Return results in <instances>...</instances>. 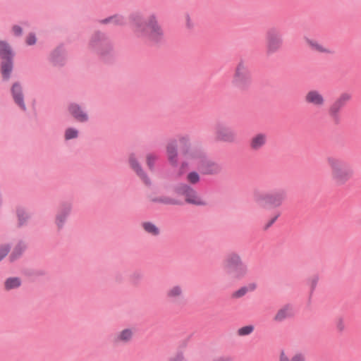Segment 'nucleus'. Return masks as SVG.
Returning a JSON list of instances; mask_svg holds the SVG:
<instances>
[{
  "instance_id": "nucleus-1",
  "label": "nucleus",
  "mask_w": 361,
  "mask_h": 361,
  "mask_svg": "<svg viewBox=\"0 0 361 361\" xmlns=\"http://www.w3.org/2000/svg\"><path fill=\"white\" fill-rule=\"evenodd\" d=\"M130 25L137 37L147 39L156 44L164 40V31L155 14H151L145 19L141 13H133L130 16Z\"/></svg>"
},
{
  "instance_id": "nucleus-2",
  "label": "nucleus",
  "mask_w": 361,
  "mask_h": 361,
  "mask_svg": "<svg viewBox=\"0 0 361 361\" xmlns=\"http://www.w3.org/2000/svg\"><path fill=\"white\" fill-rule=\"evenodd\" d=\"M180 143L183 148V153L185 159L182 167H184L188 162L196 166L204 174L213 175L221 171V166L216 163L206 160L200 152L195 150L191 146L188 138H180Z\"/></svg>"
},
{
  "instance_id": "nucleus-3",
  "label": "nucleus",
  "mask_w": 361,
  "mask_h": 361,
  "mask_svg": "<svg viewBox=\"0 0 361 361\" xmlns=\"http://www.w3.org/2000/svg\"><path fill=\"white\" fill-rule=\"evenodd\" d=\"M330 178L336 186L345 185L354 176L353 166L343 160L334 156L326 157Z\"/></svg>"
},
{
  "instance_id": "nucleus-4",
  "label": "nucleus",
  "mask_w": 361,
  "mask_h": 361,
  "mask_svg": "<svg viewBox=\"0 0 361 361\" xmlns=\"http://www.w3.org/2000/svg\"><path fill=\"white\" fill-rule=\"evenodd\" d=\"M286 198V192L281 190L274 192H266L257 190L254 192L253 200L259 207L263 208L279 207Z\"/></svg>"
},
{
  "instance_id": "nucleus-5",
  "label": "nucleus",
  "mask_w": 361,
  "mask_h": 361,
  "mask_svg": "<svg viewBox=\"0 0 361 361\" xmlns=\"http://www.w3.org/2000/svg\"><path fill=\"white\" fill-rule=\"evenodd\" d=\"M224 267L235 279L245 278L248 274V267L243 262L240 255L235 252L230 253L224 260Z\"/></svg>"
},
{
  "instance_id": "nucleus-6",
  "label": "nucleus",
  "mask_w": 361,
  "mask_h": 361,
  "mask_svg": "<svg viewBox=\"0 0 361 361\" xmlns=\"http://www.w3.org/2000/svg\"><path fill=\"white\" fill-rule=\"evenodd\" d=\"M251 80L248 65L245 61H240L235 68L231 82L233 86L238 90H245L250 86Z\"/></svg>"
},
{
  "instance_id": "nucleus-7",
  "label": "nucleus",
  "mask_w": 361,
  "mask_h": 361,
  "mask_svg": "<svg viewBox=\"0 0 361 361\" xmlns=\"http://www.w3.org/2000/svg\"><path fill=\"white\" fill-rule=\"evenodd\" d=\"M283 36L276 28L267 30L265 38V51L267 56H271L279 51L283 46Z\"/></svg>"
},
{
  "instance_id": "nucleus-8",
  "label": "nucleus",
  "mask_w": 361,
  "mask_h": 361,
  "mask_svg": "<svg viewBox=\"0 0 361 361\" xmlns=\"http://www.w3.org/2000/svg\"><path fill=\"white\" fill-rule=\"evenodd\" d=\"M214 138L223 142L233 143L237 140L235 133L226 126L219 123L215 126Z\"/></svg>"
},
{
  "instance_id": "nucleus-9",
  "label": "nucleus",
  "mask_w": 361,
  "mask_h": 361,
  "mask_svg": "<svg viewBox=\"0 0 361 361\" xmlns=\"http://www.w3.org/2000/svg\"><path fill=\"white\" fill-rule=\"evenodd\" d=\"M176 190L179 194L185 196V201L188 203L195 205L206 204L205 201L197 195V192L188 185H180L177 188Z\"/></svg>"
},
{
  "instance_id": "nucleus-10",
  "label": "nucleus",
  "mask_w": 361,
  "mask_h": 361,
  "mask_svg": "<svg viewBox=\"0 0 361 361\" xmlns=\"http://www.w3.org/2000/svg\"><path fill=\"white\" fill-rule=\"evenodd\" d=\"M304 100L306 104L317 108L324 106L326 102L324 95L317 90L308 91L305 95Z\"/></svg>"
},
{
  "instance_id": "nucleus-11",
  "label": "nucleus",
  "mask_w": 361,
  "mask_h": 361,
  "mask_svg": "<svg viewBox=\"0 0 361 361\" xmlns=\"http://www.w3.org/2000/svg\"><path fill=\"white\" fill-rule=\"evenodd\" d=\"M352 98V96L348 92H343L336 99L333 104L329 108V114L336 118L340 110Z\"/></svg>"
},
{
  "instance_id": "nucleus-12",
  "label": "nucleus",
  "mask_w": 361,
  "mask_h": 361,
  "mask_svg": "<svg viewBox=\"0 0 361 361\" xmlns=\"http://www.w3.org/2000/svg\"><path fill=\"white\" fill-rule=\"evenodd\" d=\"M166 298L172 302H178L184 298V289L183 286L176 284L170 286L166 291Z\"/></svg>"
},
{
  "instance_id": "nucleus-13",
  "label": "nucleus",
  "mask_w": 361,
  "mask_h": 361,
  "mask_svg": "<svg viewBox=\"0 0 361 361\" xmlns=\"http://www.w3.org/2000/svg\"><path fill=\"white\" fill-rule=\"evenodd\" d=\"M279 361H305V357L300 352L286 349L280 352Z\"/></svg>"
},
{
  "instance_id": "nucleus-14",
  "label": "nucleus",
  "mask_w": 361,
  "mask_h": 361,
  "mask_svg": "<svg viewBox=\"0 0 361 361\" xmlns=\"http://www.w3.org/2000/svg\"><path fill=\"white\" fill-rule=\"evenodd\" d=\"M70 114L78 122H86L88 120L87 114L78 104L73 103L68 106Z\"/></svg>"
},
{
  "instance_id": "nucleus-15",
  "label": "nucleus",
  "mask_w": 361,
  "mask_h": 361,
  "mask_svg": "<svg viewBox=\"0 0 361 361\" xmlns=\"http://www.w3.org/2000/svg\"><path fill=\"white\" fill-rule=\"evenodd\" d=\"M267 142V135L265 133H257L250 140V148L253 151L261 149Z\"/></svg>"
},
{
  "instance_id": "nucleus-16",
  "label": "nucleus",
  "mask_w": 361,
  "mask_h": 361,
  "mask_svg": "<svg viewBox=\"0 0 361 361\" xmlns=\"http://www.w3.org/2000/svg\"><path fill=\"white\" fill-rule=\"evenodd\" d=\"M134 335V329L127 328L118 332L114 337V341L116 343H127L130 342Z\"/></svg>"
},
{
  "instance_id": "nucleus-17",
  "label": "nucleus",
  "mask_w": 361,
  "mask_h": 361,
  "mask_svg": "<svg viewBox=\"0 0 361 361\" xmlns=\"http://www.w3.org/2000/svg\"><path fill=\"white\" fill-rule=\"evenodd\" d=\"M129 163L132 169L143 180L144 183L147 185H149L150 183L149 180L143 172L135 154H131L129 156Z\"/></svg>"
},
{
  "instance_id": "nucleus-18",
  "label": "nucleus",
  "mask_w": 361,
  "mask_h": 361,
  "mask_svg": "<svg viewBox=\"0 0 361 361\" xmlns=\"http://www.w3.org/2000/svg\"><path fill=\"white\" fill-rule=\"evenodd\" d=\"M71 210L69 204H63L56 216V224L59 228H61Z\"/></svg>"
},
{
  "instance_id": "nucleus-19",
  "label": "nucleus",
  "mask_w": 361,
  "mask_h": 361,
  "mask_svg": "<svg viewBox=\"0 0 361 361\" xmlns=\"http://www.w3.org/2000/svg\"><path fill=\"white\" fill-rule=\"evenodd\" d=\"M305 42L308 47L313 51L325 54L331 53V50L328 47L316 39L305 37Z\"/></svg>"
},
{
  "instance_id": "nucleus-20",
  "label": "nucleus",
  "mask_w": 361,
  "mask_h": 361,
  "mask_svg": "<svg viewBox=\"0 0 361 361\" xmlns=\"http://www.w3.org/2000/svg\"><path fill=\"white\" fill-rule=\"evenodd\" d=\"M11 92L16 104L23 110H25L26 108L23 101L22 88L18 83L13 84Z\"/></svg>"
},
{
  "instance_id": "nucleus-21",
  "label": "nucleus",
  "mask_w": 361,
  "mask_h": 361,
  "mask_svg": "<svg viewBox=\"0 0 361 361\" xmlns=\"http://www.w3.org/2000/svg\"><path fill=\"white\" fill-rule=\"evenodd\" d=\"M166 155L169 163L176 165L178 163V146L176 142L172 141L166 145Z\"/></svg>"
},
{
  "instance_id": "nucleus-22",
  "label": "nucleus",
  "mask_w": 361,
  "mask_h": 361,
  "mask_svg": "<svg viewBox=\"0 0 361 361\" xmlns=\"http://www.w3.org/2000/svg\"><path fill=\"white\" fill-rule=\"evenodd\" d=\"M0 56L3 60L12 59L13 54L11 46L5 41L0 39Z\"/></svg>"
},
{
  "instance_id": "nucleus-23",
  "label": "nucleus",
  "mask_w": 361,
  "mask_h": 361,
  "mask_svg": "<svg viewBox=\"0 0 361 361\" xmlns=\"http://www.w3.org/2000/svg\"><path fill=\"white\" fill-rule=\"evenodd\" d=\"M257 288L255 283H250L247 286H243L233 293V297L239 298L244 296L247 293L254 291Z\"/></svg>"
},
{
  "instance_id": "nucleus-24",
  "label": "nucleus",
  "mask_w": 361,
  "mask_h": 361,
  "mask_svg": "<svg viewBox=\"0 0 361 361\" xmlns=\"http://www.w3.org/2000/svg\"><path fill=\"white\" fill-rule=\"evenodd\" d=\"M293 315V311L290 307L285 306L280 309L276 315L274 316V320L277 322H281L286 318H288Z\"/></svg>"
},
{
  "instance_id": "nucleus-25",
  "label": "nucleus",
  "mask_w": 361,
  "mask_h": 361,
  "mask_svg": "<svg viewBox=\"0 0 361 361\" xmlns=\"http://www.w3.org/2000/svg\"><path fill=\"white\" fill-rule=\"evenodd\" d=\"M150 200L152 202L155 203H159V204H178V202L170 197L166 196V195H160V196H154L151 197Z\"/></svg>"
},
{
  "instance_id": "nucleus-26",
  "label": "nucleus",
  "mask_w": 361,
  "mask_h": 361,
  "mask_svg": "<svg viewBox=\"0 0 361 361\" xmlns=\"http://www.w3.org/2000/svg\"><path fill=\"white\" fill-rule=\"evenodd\" d=\"M142 227L145 230V232L147 233L153 235L157 236L159 234L160 231L159 228L153 223L152 222H143L142 224Z\"/></svg>"
},
{
  "instance_id": "nucleus-27",
  "label": "nucleus",
  "mask_w": 361,
  "mask_h": 361,
  "mask_svg": "<svg viewBox=\"0 0 361 361\" xmlns=\"http://www.w3.org/2000/svg\"><path fill=\"white\" fill-rule=\"evenodd\" d=\"M12 71L11 59H5L1 64V73L5 79H8Z\"/></svg>"
},
{
  "instance_id": "nucleus-28",
  "label": "nucleus",
  "mask_w": 361,
  "mask_h": 361,
  "mask_svg": "<svg viewBox=\"0 0 361 361\" xmlns=\"http://www.w3.org/2000/svg\"><path fill=\"white\" fill-rule=\"evenodd\" d=\"M168 361H188L185 351L179 350L173 353Z\"/></svg>"
},
{
  "instance_id": "nucleus-29",
  "label": "nucleus",
  "mask_w": 361,
  "mask_h": 361,
  "mask_svg": "<svg viewBox=\"0 0 361 361\" xmlns=\"http://www.w3.org/2000/svg\"><path fill=\"white\" fill-rule=\"evenodd\" d=\"M104 23H112L114 25H122L125 23L124 18L122 16L120 15H116L114 16H111L109 18H106L103 20Z\"/></svg>"
},
{
  "instance_id": "nucleus-30",
  "label": "nucleus",
  "mask_w": 361,
  "mask_h": 361,
  "mask_svg": "<svg viewBox=\"0 0 361 361\" xmlns=\"http://www.w3.org/2000/svg\"><path fill=\"white\" fill-rule=\"evenodd\" d=\"M4 285L6 290L14 289L20 286V281L18 278H10L5 281Z\"/></svg>"
},
{
  "instance_id": "nucleus-31",
  "label": "nucleus",
  "mask_w": 361,
  "mask_h": 361,
  "mask_svg": "<svg viewBox=\"0 0 361 361\" xmlns=\"http://www.w3.org/2000/svg\"><path fill=\"white\" fill-rule=\"evenodd\" d=\"M19 225H23L29 218L27 213L23 209H19L17 211Z\"/></svg>"
},
{
  "instance_id": "nucleus-32",
  "label": "nucleus",
  "mask_w": 361,
  "mask_h": 361,
  "mask_svg": "<svg viewBox=\"0 0 361 361\" xmlns=\"http://www.w3.org/2000/svg\"><path fill=\"white\" fill-rule=\"evenodd\" d=\"M64 136L67 140L76 138L78 136V131L75 128H68L66 130Z\"/></svg>"
},
{
  "instance_id": "nucleus-33",
  "label": "nucleus",
  "mask_w": 361,
  "mask_h": 361,
  "mask_svg": "<svg viewBox=\"0 0 361 361\" xmlns=\"http://www.w3.org/2000/svg\"><path fill=\"white\" fill-rule=\"evenodd\" d=\"M254 331L252 325H247L240 328L238 330V334L240 336H244L250 334Z\"/></svg>"
},
{
  "instance_id": "nucleus-34",
  "label": "nucleus",
  "mask_w": 361,
  "mask_h": 361,
  "mask_svg": "<svg viewBox=\"0 0 361 361\" xmlns=\"http://www.w3.org/2000/svg\"><path fill=\"white\" fill-rule=\"evenodd\" d=\"M157 159V156L154 154L149 153L146 156V162L148 167L152 169L153 168L154 164Z\"/></svg>"
},
{
  "instance_id": "nucleus-35",
  "label": "nucleus",
  "mask_w": 361,
  "mask_h": 361,
  "mask_svg": "<svg viewBox=\"0 0 361 361\" xmlns=\"http://www.w3.org/2000/svg\"><path fill=\"white\" fill-rule=\"evenodd\" d=\"M187 180L192 184H195L199 182L200 176L197 173L192 171L187 175Z\"/></svg>"
},
{
  "instance_id": "nucleus-36",
  "label": "nucleus",
  "mask_w": 361,
  "mask_h": 361,
  "mask_svg": "<svg viewBox=\"0 0 361 361\" xmlns=\"http://www.w3.org/2000/svg\"><path fill=\"white\" fill-rule=\"evenodd\" d=\"M23 250H24V247L23 246H22V245L17 246L15 248V250H13V252H12V254L11 255V257L13 259H16L18 256H19L22 253Z\"/></svg>"
},
{
  "instance_id": "nucleus-37",
  "label": "nucleus",
  "mask_w": 361,
  "mask_h": 361,
  "mask_svg": "<svg viewBox=\"0 0 361 361\" xmlns=\"http://www.w3.org/2000/svg\"><path fill=\"white\" fill-rule=\"evenodd\" d=\"M279 216V214H277L274 217L268 220L267 222L264 226V229L267 230L268 228H269L274 224V222L276 221Z\"/></svg>"
},
{
  "instance_id": "nucleus-38",
  "label": "nucleus",
  "mask_w": 361,
  "mask_h": 361,
  "mask_svg": "<svg viewBox=\"0 0 361 361\" xmlns=\"http://www.w3.org/2000/svg\"><path fill=\"white\" fill-rule=\"evenodd\" d=\"M11 31L15 36H20L23 34L22 27L18 25H13L11 27Z\"/></svg>"
},
{
  "instance_id": "nucleus-39",
  "label": "nucleus",
  "mask_w": 361,
  "mask_h": 361,
  "mask_svg": "<svg viewBox=\"0 0 361 361\" xmlns=\"http://www.w3.org/2000/svg\"><path fill=\"white\" fill-rule=\"evenodd\" d=\"M36 42V37L34 34H29L26 37V43L27 45L35 44Z\"/></svg>"
},
{
  "instance_id": "nucleus-40",
  "label": "nucleus",
  "mask_w": 361,
  "mask_h": 361,
  "mask_svg": "<svg viewBox=\"0 0 361 361\" xmlns=\"http://www.w3.org/2000/svg\"><path fill=\"white\" fill-rule=\"evenodd\" d=\"M336 326L339 331H342L345 329V324L342 319L339 318L336 322Z\"/></svg>"
},
{
  "instance_id": "nucleus-41",
  "label": "nucleus",
  "mask_w": 361,
  "mask_h": 361,
  "mask_svg": "<svg viewBox=\"0 0 361 361\" xmlns=\"http://www.w3.org/2000/svg\"><path fill=\"white\" fill-rule=\"evenodd\" d=\"M9 248L8 246H2L0 247V261L8 254Z\"/></svg>"
},
{
  "instance_id": "nucleus-42",
  "label": "nucleus",
  "mask_w": 361,
  "mask_h": 361,
  "mask_svg": "<svg viewBox=\"0 0 361 361\" xmlns=\"http://www.w3.org/2000/svg\"><path fill=\"white\" fill-rule=\"evenodd\" d=\"M211 361H232V360L229 356L221 355L214 357Z\"/></svg>"
},
{
  "instance_id": "nucleus-43",
  "label": "nucleus",
  "mask_w": 361,
  "mask_h": 361,
  "mask_svg": "<svg viewBox=\"0 0 361 361\" xmlns=\"http://www.w3.org/2000/svg\"><path fill=\"white\" fill-rule=\"evenodd\" d=\"M185 26L189 29L192 28L194 26V23H193V20H192V18L189 16L187 15L185 17Z\"/></svg>"
}]
</instances>
